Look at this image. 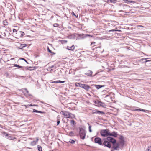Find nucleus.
<instances>
[{
    "instance_id": "nucleus-1",
    "label": "nucleus",
    "mask_w": 151,
    "mask_h": 151,
    "mask_svg": "<svg viewBox=\"0 0 151 151\" xmlns=\"http://www.w3.org/2000/svg\"><path fill=\"white\" fill-rule=\"evenodd\" d=\"M107 142L109 144L110 147H108L110 148L111 147V143L113 145L112 148L115 150H117V148L119 147V143L116 142V140L114 138L110 137H107Z\"/></svg>"
},
{
    "instance_id": "nucleus-2",
    "label": "nucleus",
    "mask_w": 151,
    "mask_h": 151,
    "mask_svg": "<svg viewBox=\"0 0 151 151\" xmlns=\"http://www.w3.org/2000/svg\"><path fill=\"white\" fill-rule=\"evenodd\" d=\"M103 143H102L101 139L99 137H96L94 140V142L96 143H97L99 145H104L105 147H110V145L108 142H107V138L104 139Z\"/></svg>"
},
{
    "instance_id": "nucleus-3",
    "label": "nucleus",
    "mask_w": 151,
    "mask_h": 151,
    "mask_svg": "<svg viewBox=\"0 0 151 151\" xmlns=\"http://www.w3.org/2000/svg\"><path fill=\"white\" fill-rule=\"evenodd\" d=\"M79 134L80 138L83 140L85 139L86 136V131L82 127H79Z\"/></svg>"
},
{
    "instance_id": "nucleus-4",
    "label": "nucleus",
    "mask_w": 151,
    "mask_h": 151,
    "mask_svg": "<svg viewBox=\"0 0 151 151\" xmlns=\"http://www.w3.org/2000/svg\"><path fill=\"white\" fill-rule=\"evenodd\" d=\"M3 136L6 137V138L9 140H14L16 139V137L13 136H12L11 134H9L5 132H1Z\"/></svg>"
},
{
    "instance_id": "nucleus-5",
    "label": "nucleus",
    "mask_w": 151,
    "mask_h": 151,
    "mask_svg": "<svg viewBox=\"0 0 151 151\" xmlns=\"http://www.w3.org/2000/svg\"><path fill=\"white\" fill-rule=\"evenodd\" d=\"M100 134L102 136L107 137L109 135V132L108 129H104L101 131Z\"/></svg>"
},
{
    "instance_id": "nucleus-6",
    "label": "nucleus",
    "mask_w": 151,
    "mask_h": 151,
    "mask_svg": "<svg viewBox=\"0 0 151 151\" xmlns=\"http://www.w3.org/2000/svg\"><path fill=\"white\" fill-rule=\"evenodd\" d=\"M62 112L63 113V115L65 116L67 118H70L71 116V115H72L73 117H74L75 116V115L73 114L68 111H66L64 112L63 111H62Z\"/></svg>"
},
{
    "instance_id": "nucleus-7",
    "label": "nucleus",
    "mask_w": 151,
    "mask_h": 151,
    "mask_svg": "<svg viewBox=\"0 0 151 151\" xmlns=\"http://www.w3.org/2000/svg\"><path fill=\"white\" fill-rule=\"evenodd\" d=\"M81 88H83L86 91H88L91 87L89 85L86 84H82Z\"/></svg>"
},
{
    "instance_id": "nucleus-8",
    "label": "nucleus",
    "mask_w": 151,
    "mask_h": 151,
    "mask_svg": "<svg viewBox=\"0 0 151 151\" xmlns=\"http://www.w3.org/2000/svg\"><path fill=\"white\" fill-rule=\"evenodd\" d=\"M104 114L105 113L103 111H99L97 110H93L92 111V114Z\"/></svg>"
},
{
    "instance_id": "nucleus-9",
    "label": "nucleus",
    "mask_w": 151,
    "mask_h": 151,
    "mask_svg": "<svg viewBox=\"0 0 151 151\" xmlns=\"http://www.w3.org/2000/svg\"><path fill=\"white\" fill-rule=\"evenodd\" d=\"M118 5L119 6L122 7L123 9H125L129 7V6L122 3H120L118 4Z\"/></svg>"
},
{
    "instance_id": "nucleus-10",
    "label": "nucleus",
    "mask_w": 151,
    "mask_h": 151,
    "mask_svg": "<svg viewBox=\"0 0 151 151\" xmlns=\"http://www.w3.org/2000/svg\"><path fill=\"white\" fill-rule=\"evenodd\" d=\"M109 136H113L115 137H117L118 135L117 132L115 131H114L112 132V133H110L109 132Z\"/></svg>"
},
{
    "instance_id": "nucleus-11",
    "label": "nucleus",
    "mask_w": 151,
    "mask_h": 151,
    "mask_svg": "<svg viewBox=\"0 0 151 151\" xmlns=\"http://www.w3.org/2000/svg\"><path fill=\"white\" fill-rule=\"evenodd\" d=\"M38 67L34 66V67H29L28 68H26L28 70L30 71H32L35 70V69L38 68Z\"/></svg>"
},
{
    "instance_id": "nucleus-12",
    "label": "nucleus",
    "mask_w": 151,
    "mask_h": 151,
    "mask_svg": "<svg viewBox=\"0 0 151 151\" xmlns=\"http://www.w3.org/2000/svg\"><path fill=\"white\" fill-rule=\"evenodd\" d=\"M97 89H99L102 87L104 86V85H93Z\"/></svg>"
},
{
    "instance_id": "nucleus-13",
    "label": "nucleus",
    "mask_w": 151,
    "mask_h": 151,
    "mask_svg": "<svg viewBox=\"0 0 151 151\" xmlns=\"http://www.w3.org/2000/svg\"><path fill=\"white\" fill-rule=\"evenodd\" d=\"M149 59V58H142L140 59V61H143L144 60V61L143 62V63H145L150 61V60H148Z\"/></svg>"
},
{
    "instance_id": "nucleus-14",
    "label": "nucleus",
    "mask_w": 151,
    "mask_h": 151,
    "mask_svg": "<svg viewBox=\"0 0 151 151\" xmlns=\"http://www.w3.org/2000/svg\"><path fill=\"white\" fill-rule=\"evenodd\" d=\"M93 72L91 70H88L85 74L90 77H92V76Z\"/></svg>"
},
{
    "instance_id": "nucleus-15",
    "label": "nucleus",
    "mask_w": 151,
    "mask_h": 151,
    "mask_svg": "<svg viewBox=\"0 0 151 151\" xmlns=\"http://www.w3.org/2000/svg\"><path fill=\"white\" fill-rule=\"evenodd\" d=\"M75 48V47L74 45H73L71 46L68 47L67 49L69 50L73 51Z\"/></svg>"
},
{
    "instance_id": "nucleus-16",
    "label": "nucleus",
    "mask_w": 151,
    "mask_h": 151,
    "mask_svg": "<svg viewBox=\"0 0 151 151\" xmlns=\"http://www.w3.org/2000/svg\"><path fill=\"white\" fill-rule=\"evenodd\" d=\"M65 81H61L60 80H58L56 81H55L51 82L52 83H64L65 82Z\"/></svg>"
},
{
    "instance_id": "nucleus-17",
    "label": "nucleus",
    "mask_w": 151,
    "mask_h": 151,
    "mask_svg": "<svg viewBox=\"0 0 151 151\" xmlns=\"http://www.w3.org/2000/svg\"><path fill=\"white\" fill-rule=\"evenodd\" d=\"M71 124L74 127L76 125V123L74 120H72L70 121V122Z\"/></svg>"
},
{
    "instance_id": "nucleus-18",
    "label": "nucleus",
    "mask_w": 151,
    "mask_h": 151,
    "mask_svg": "<svg viewBox=\"0 0 151 151\" xmlns=\"http://www.w3.org/2000/svg\"><path fill=\"white\" fill-rule=\"evenodd\" d=\"M85 34H78V37H79V38L81 39H83L85 38V37H84V35Z\"/></svg>"
},
{
    "instance_id": "nucleus-19",
    "label": "nucleus",
    "mask_w": 151,
    "mask_h": 151,
    "mask_svg": "<svg viewBox=\"0 0 151 151\" xmlns=\"http://www.w3.org/2000/svg\"><path fill=\"white\" fill-rule=\"evenodd\" d=\"M84 37L85 38L87 37H89V38L92 37H93V36L91 35H90V34H85L84 35Z\"/></svg>"
},
{
    "instance_id": "nucleus-20",
    "label": "nucleus",
    "mask_w": 151,
    "mask_h": 151,
    "mask_svg": "<svg viewBox=\"0 0 151 151\" xmlns=\"http://www.w3.org/2000/svg\"><path fill=\"white\" fill-rule=\"evenodd\" d=\"M82 84L78 83H76L75 85L76 87H79L81 88Z\"/></svg>"
},
{
    "instance_id": "nucleus-21",
    "label": "nucleus",
    "mask_w": 151,
    "mask_h": 151,
    "mask_svg": "<svg viewBox=\"0 0 151 151\" xmlns=\"http://www.w3.org/2000/svg\"><path fill=\"white\" fill-rule=\"evenodd\" d=\"M22 68V70H27V69L26 68H28V67H24V66H19V68Z\"/></svg>"
},
{
    "instance_id": "nucleus-22",
    "label": "nucleus",
    "mask_w": 151,
    "mask_h": 151,
    "mask_svg": "<svg viewBox=\"0 0 151 151\" xmlns=\"http://www.w3.org/2000/svg\"><path fill=\"white\" fill-rule=\"evenodd\" d=\"M74 133L73 131H70L68 133V135L70 136H73L74 135Z\"/></svg>"
},
{
    "instance_id": "nucleus-23",
    "label": "nucleus",
    "mask_w": 151,
    "mask_h": 151,
    "mask_svg": "<svg viewBox=\"0 0 151 151\" xmlns=\"http://www.w3.org/2000/svg\"><path fill=\"white\" fill-rule=\"evenodd\" d=\"M23 106H25L26 108H27L28 107L30 106H37L38 105H32V104H30V105L28 104L27 105H23Z\"/></svg>"
},
{
    "instance_id": "nucleus-24",
    "label": "nucleus",
    "mask_w": 151,
    "mask_h": 151,
    "mask_svg": "<svg viewBox=\"0 0 151 151\" xmlns=\"http://www.w3.org/2000/svg\"><path fill=\"white\" fill-rule=\"evenodd\" d=\"M47 49L48 51L50 53L53 54H55V53H54L53 52H52L49 48L48 46H47Z\"/></svg>"
},
{
    "instance_id": "nucleus-25",
    "label": "nucleus",
    "mask_w": 151,
    "mask_h": 151,
    "mask_svg": "<svg viewBox=\"0 0 151 151\" xmlns=\"http://www.w3.org/2000/svg\"><path fill=\"white\" fill-rule=\"evenodd\" d=\"M124 140H122V141H120V142H119L120 144L121 145H122V147H123V146L124 144Z\"/></svg>"
},
{
    "instance_id": "nucleus-26",
    "label": "nucleus",
    "mask_w": 151,
    "mask_h": 151,
    "mask_svg": "<svg viewBox=\"0 0 151 151\" xmlns=\"http://www.w3.org/2000/svg\"><path fill=\"white\" fill-rule=\"evenodd\" d=\"M16 77L17 78H25V76H18V75H16Z\"/></svg>"
},
{
    "instance_id": "nucleus-27",
    "label": "nucleus",
    "mask_w": 151,
    "mask_h": 151,
    "mask_svg": "<svg viewBox=\"0 0 151 151\" xmlns=\"http://www.w3.org/2000/svg\"><path fill=\"white\" fill-rule=\"evenodd\" d=\"M87 124H88V125L89 126V127H88L89 131L90 132H91L92 131V130L91 129V126L90 125V124L88 123Z\"/></svg>"
},
{
    "instance_id": "nucleus-28",
    "label": "nucleus",
    "mask_w": 151,
    "mask_h": 151,
    "mask_svg": "<svg viewBox=\"0 0 151 151\" xmlns=\"http://www.w3.org/2000/svg\"><path fill=\"white\" fill-rule=\"evenodd\" d=\"M3 25L5 26L7 25L8 24V22L6 20H4L3 21Z\"/></svg>"
},
{
    "instance_id": "nucleus-29",
    "label": "nucleus",
    "mask_w": 151,
    "mask_h": 151,
    "mask_svg": "<svg viewBox=\"0 0 151 151\" xmlns=\"http://www.w3.org/2000/svg\"><path fill=\"white\" fill-rule=\"evenodd\" d=\"M19 32L21 34L20 35V37H22L24 35L25 33L24 32L22 31H20Z\"/></svg>"
},
{
    "instance_id": "nucleus-30",
    "label": "nucleus",
    "mask_w": 151,
    "mask_h": 151,
    "mask_svg": "<svg viewBox=\"0 0 151 151\" xmlns=\"http://www.w3.org/2000/svg\"><path fill=\"white\" fill-rule=\"evenodd\" d=\"M95 103L96 104H99V103H101V104H104V103H103L101 101H95Z\"/></svg>"
},
{
    "instance_id": "nucleus-31",
    "label": "nucleus",
    "mask_w": 151,
    "mask_h": 151,
    "mask_svg": "<svg viewBox=\"0 0 151 151\" xmlns=\"http://www.w3.org/2000/svg\"><path fill=\"white\" fill-rule=\"evenodd\" d=\"M37 148L39 151H42V148L40 146L38 145L37 146Z\"/></svg>"
},
{
    "instance_id": "nucleus-32",
    "label": "nucleus",
    "mask_w": 151,
    "mask_h": 151,
    "mask_svg": "<svg viewBox=\"0 0 151 151\" xmlns=\"http://www.w3.org/2000/svg\"><path fill=\"white\" fill-rule=\"evenodd\" d=\"M146 151H151V146H149L147 149H146Z\"/></svg>"
},
{
    "instance_id": "nucleus-33",
    "label": "nucleus",
    "mask_w": 151,
    "mask_h": 151,
    "mask_svg": "<svg viewBox=\"0 0 151 151\" xmlns=\"http://www.w3.org/2000/svg\"><path fill=\"white\" fill-rule=\"evenodd\" d=\"M19 60H23L27 64H29L28 62L27 61V60L24 58H20L19 59Z\"/></svg>"
},
{
    "instance_id": "nucleus-34",
    "label": "nucleus",
    "mask_w": 151,
    "mask_h": 151,
    "mask_svg": "<svg viewBox=\"0 0 151 151\" xmlns=\"http://www.w3.org/2000/svg\"><path fill=\"white\" fill-rule=\"evenodd\" d=\"M69 142H70L71 144H74L75 142V141L74 140L70 139Z\"/></svg>"
},
{
    "instance_id": "nucleus-35",
    "label": "nucleus",
    "mask_w": 151,
    "mask_h": 151,
    "mask_svg": "<svg viewBox=\"0 0 151 151\" xmlns=\"http://www.w3.org/2000/svg\"><path fill=\"white\" fill-rule=\"evenodd\" d=\"M54 67H55V69L56 68V67L54 65H52V66H51L50 67H49L48 68L49 69H50L53 68Z\"/></svg>"
},
{
    "instance_id": "nucleus-36",
    "label": "nucleus",
    "mask_w": 151,
    "mask_h": 151,
    "mask_svg": "<svg viewBox=\"0 0 151 151\" xmlns=\"http://www.w3.org/2000/svg\"><path fill=\"white\" fill-rule=\"evenodd\" d=\"M119 139L121 140L120 141L124 140L123 136L122 135L120 136V137L119 138Z\"/></svg>"
},
{
    "instance_id": "nucleus-37",
    "label": "nucleus",
    "mask_w": 151,
    "mask_h": 151,
    "mask_svg": "<svg viewBox=\"0 0 151 151\" xmlns=\"http://www.w3.org/2000/svg\"><path fill=\"white\" fill-rule=\"evenodd\" d=\"M140 108H139V109H135L133 110V111H140Z\"/></svg>"
},
{
    "instance_id": "nucleus-38",
    "label": "nucleus",
    "mask_w": 151,
    "mask_h": 151,
    "mask_svg": "<svg viewBox=\"0 0 151 151\" xmlns=\"http://www.w3.org/2000/svg\"><path fill=\"white\" fill-rule=\"evenodd\" d=\"M110 2H112L114 3H115L117 2V1L116 0H110Z\"/></svg>"
},
{
    "instance_id": "nucleus-39",
    "label": "nucleus",
    "mask_w": 151,
    "mask_h": 151,
    "mask_svg": "<svg viewBox=\"0 0 151 151\" xmlns=\"http://www.w3.org/2000/svg\"><path fill=\"white\" fill-rule=\"evenodd\" d=\"M59 25V24L57 23H55L53 24V26L55 27H57Z\"/></svg>"
},
{
    "instance_id": "nucleus-40",
    "label": "nucleus",
    "mask_w": 151,
    "mask_h": 151,
    "mask_svg": "<svg viewBox=\"0 0 151 151\" xmlns=\"http://www.w3.org/2000/svg\"><path fill=\"white\" fill-rule=\"evenodd\" d=\"M60 120L59 119H58L57 120V125L58 126V125H59L60 123Z\"/></svg>"
},
{
    "instance_id": "nucleus-41",
    "label": "nucleus",
    "mask_w": 151,
    "mask_h": 151,
    "mask_svg": "<svg viewBox=\"0 0 151 151\" xmlns=\"http://www.w3.org/2000/svg\"><path fill=\"white\" fill-rule=\"evenodd\" d=\"M95 43V42H91V45L92 46H94L95 45H94Z\"/></svg>"
},
{
    "instance_id": "nucleus-42",
    "label": "nucleus",
    "mask_w": 151,
    "mask_h": 151,
    "mask_svg": "<svg viewBox=\"0 0 151 151\" xmlns=\"http://www.w3.org/2000/svg\"><path fill=\"white\" fill-rule=\"evenodd\" d=\"M134 1H133L128 0V1H127V3H134Z\"/></svg>"
},
{
    "instance_id": "nucleus-43",
    "label": "nucleus",
    "mask_w": 151,
    "mask_h": 151,
    "mask_svg": "<svg viewBox=\"0 0 151 151\" xmlns=\"http://www.w3.org/2000/svg\"><path fill=\"white\" fill-rule=\"evenodd\" d=\"M104 104H103L101 103H99V105H100V106H102V107H104Z\"/></svg>"
},
{
    "instance_id": "nucleus-44",
    "label": "nucleus",
    "mask_w": 151,
    "mask_h": 151,
    "mask_svg": "<svg viewBox=\"0 0 151 151\" xmlns=\"http://www.w3.org/2000/svg\"><path fill=\"white\" fill-rule=\"evenodd\" d=\"M36 144L35 141H33L31 142V144L32 145H35Z\"/></svg>"
},
{
    "instance_id": "nucleus-45",
    "label": "nucleus",
    "mask_w": 151,
    "mask_h": 151,
    "mask_svg": "<svg viewBox=\"0 0 151 151\" xmlns=\"http://www.w3.org/2000/svg\"><path fill=\"white\" fill-rule=\"evenodd\" d=\"M146 111H147V110L142 109H140V111H142L144 112H146Z\"/></svg>"
},
{
    "instance_id": "nucleus-46",
    "label": "nucleus",
    "mask_w": 151,
    "mask_h": 151,
    "mask_svg": "<svg viewBox=\"0 0 151 151\" xmlns=\"http://www.w3.org/2000/svg\"><path fill=\"white\" fill-rule=\"evenodd\" d=\"M33 112L38 113V111L35 109H33Z\"/></svg>"
},
{
    "instance_id": "nucleus-47",
    "label": "nucleus",
    "mask_w": 151,
    "mask_h": 151,
    "mask_svg": "<svg viewBox=\"0 0 151 151\" xmlns=\"http://www.w3.org/2000/svg\"><path fill=\"white\" fill-rule=\"evenodd\" d=\"M14 66L15 67L19 68V65H18L17 64H14Z\"/></svg>"
},
{
    "instance_id": "nucleus-48",
    "label": "nucleus",
    "mask_w": 151,
    "mask_h": 151,
    "mask_svg": "<svg viewBox=\"0 0 151 151\" xmlns=\"http://www.w3.org/2000/svg\"><path fill=\"white\" fill-rule=\"evenodd\" d=\"M5 75L7 77H8L9 76V74L8 73L6 72L5 73Z\"/></svg>"
},
{
    "instance_id": "nucleus-49",
    "label": "nucleus",
    "mask_w": 151,
    "mask_h": 151,
    "mask_svg": "<svg viewBox=\"0 0 151 151\" xmlns=\"http://www.w3.org/2000/svg\"><path fill=\"white\" fill-rule=\"evenodd\" d=\"M24 90H25V91L27 93H29V91H28V90H27V88H24Z\"/></svg>"
},
{
    "instance_id": "nucleus-50",
    "label": "nucleus",
    "mask_w": 151,
    "mask_h": 151,
    "mask_svg": "<svg viewBox=\"0 0 151 151\" xmlns=\"http://www.w3.org/2000/svg\"><path fill=\"white\" fill-rule=\"evenodd\" d=\"M38 113H42V114H45V112H43V111H38Z\"/></svg>"
},
{
    "instance_id": "nucleus-51",
    "label": "nucleus",
    "mask_w": 151,
    "mask_h": 151,
    "mask_svg": "<svg viewBox=\"0 0 151 151\" xmlns=\"http://www.w3.org/2000/svg\"><path fill=\"white\" fill-rule=\"evenodd\" d=\"M13 31L14 32H17V30L16 29H13Z\"/></svg>"
},
{
    "instance_id": "nucleus-52",
    "label": "nucleus",
    "mask_w": 151,
    "mask_h": 151,
    "mask_svg": "<svg viewBox=\"0 0 151 151\" xmlns=\"http://www.w3.org/2000/svg\"><path fill=\"white\" fill-rule=\"evenodd\" d=\"M22 45H23V46L22 47V48H23L24 47L27 46V45L25 44H22Z\"/></svg>"
},
{
    "instance_id": "nucleus-53",
    "label": "nucleus",
    "mask_w": 151,
    "mask_h": 151,
    "mask_svg": "<svg viewBox=\"0 0 151 151\" xmlns=\"http://www.w3.org/2000/svg\"><path fill=\"white\" fill-rule=\"evenodd\" d=\"M115 31H116V29H112V30H110L109 31V32H114V31L115 32Z\"/></svg>"
},
{
    "instance_id": "nucleus-54",
    "label": "nucleus",
    "mask_w": 151,
    "mask_h": 151,
    "mask_svg": "<svg viewBox=\"0 0 151 151\" xmlns=\"http://www.w3.org/2000/svg\"><path fill=\"white\" fill-rule=\"evenodd\" d=\"M137 27H143V28H144V27H145L143 26H142V25H138L137 26Z\"/></svg>"
},
{
    "instance_id": "nucleus-55",
    "label": "nucleus",
    "mask_w": 151,
    "mask_h": 151,
    "mask_svg": "<svg viewBox=\"0 0 151 151\" xmlns=\"http://www.w3.org/2000/svg\"><path fill=\"white\" fill-rule=\"evenodd\" d=\"M125 3H127L128 1V0H122Z\"/></svg>"
},
{
    "instance_id": "nucleus-56",
    "label": "nucleus",
    "mask_w": 151,
    "mask_h": 151,
    "mask_svg": "<svg viewBox=\"0 0 151 151\" xmlns=\"http://www.w3.org/2000/svg\"><path fill=\"white\" fill-rule=\"evenodd\" d=\"M100 72H98L97 73H96L93 76H94L95 75H96L97 74H98L99 75H100V74H99V73Z\"/></svg>"
},
{
    "instance_id": "nucleus-57",
    "label": "nucleus",
    "mask_w": 151,
    "mask_h": 151,
    "mask_svg": "<svg viewBox=\"0 0 151 151\" xmlns=\"http://www.w3.org/2000/svg\"><path fill=\"white\" fill-rule=\"evenodd\" d=\"M104 51V49H102V50L100 51V53H102Z\"/></svg>"
},
{
    "instance_id": "nucleus-58",
    "label": "nucleus",
    "mask_w": 151,
    "mask_h": 151,
    "mask_svg": "<svg viewBox=\"0 0 151 151\" xmlns=\"http://www.w3.org/2000/svg\"><path fill=\"white\" fill-rule=\"evenodd\" d=\"M72 14L73 15H74V16H76V15L75 14V13L73 12L72 13Z\"/></svg>"
},
{
    "instance_id": "nucleus-59",
    "label": "nucleus",
    "mask_w": 151,
    "mask_h": 151,
    "mask_svg": "<svg viewBox=\"0 0 151 151\" xmlns=\"http://www.w3.org/2000/svg\"><path fill=\"white\" fill-rule=\"evenodd\" d=\"M121 31L120 30L116 29L115 32H120Z\"/></svg>"
},
{
    "instance_id": "nucleus-60",
    "label": "nucleus",
    "mask_w": 151,
    "mask_h": 151,
    "mask_svg": "<svg viewBox=\"0 0 151 151\" xmlns=\"http://www.w3.org/2000/svg\"><path fill=\"white\" fill-rule=\"evenodd\" d=\"M3 35L4 36V37H5L6 35V34L5 33V32H4L3 33Z\"/></svg>"
},
{
    "instance_id": "nucleus-61",
    "label": "nucleus",
    "mask_w": 151,
    "mask_h": 151,
    "mask_svg": "<svg viewBox=\"0 0 151 151\" xmlns=\"http://www.w3.org/2000/svg\"><path fill=\"white\" fill-rule=\"evenodd\" d=\"M49 70H50V72L52 71L53 70V69L51 68L50 69H49Z\"/></svg>"
},
{
    "instance_id": "nucleus-62",
    "label": "nucleus",
    "mask_w": 151,
    "mask_h": 151,
    "mask_svg": "<svg viewBox=\"0 0 151 151\" xmlns=\"http://www.w3.org/2000/svg\"><path fill=\"white\" fill-rule=\"evenodd\" d=\"M101 46H99L97 48L98 49H99V48H101Z\"/></svg>"
},
{
    "instance_id": "nucleus-63",
    "label": "nucleus",
    "mask_w": 151,
    "mask_h": 151,
    "mask_svg": "<svg viewBox=\"0 0 151 151\" xmlns=\"http://www.w3.org/2000/svg\"><path fill=\"white\" fill-rule=\"evenodd\" d=\"M0 127H1V128H3V126L1 124H0Z\"/></svg>"
},
{
    "instance_id": "nucleus-64",
    "label": "nucleus",
    "mask_w": 151,
    "mask_h": 151,
    "mask_svg": "<svg viewBox=\"0 0 151 151\" xmlns=\"http://www.w3.org/2000/svg\"><path fill=\"white\" fill-rule=\"evenodd\" d=\"M120 12H123V11L122 10H121L120 11H119Z\"/></svg>"
}]
</instances>
